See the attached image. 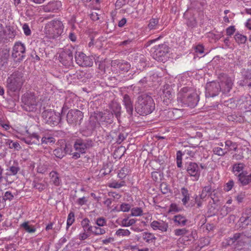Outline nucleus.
I'll return each instance as SVG.
<instances>
[{
    "instance_id": "obj_1",
    "label": "nucleus",
    "mask_w": 251,
    "mask_h": 251,
    "mask_svg": "<svg viewBox=\"0 0 251 251\" xmlns=\"http://www.w3.org/2000/svg\"><path fill=\"white\" fill-rule=\"evenodd\" d=\"M135 109L140 115H147L154 110L155 103L151 96L142 94L138 97Z\"/></svg>"
},
{
    "instance_id": "obj_2",
    "label": "nucleus",
    "mask_w": 251,
    "mask_h": 251,
    "mask_svg": "<svg viewBox=\"0 0 251 251\" xmlns=\"http://www.w3.org/2000/svg\"><path fill=\"white\" fill-rule=\"evenodd\" d=\"M177 100L188 106L194 107L199 101V97L194 89L185 87L182 88L178 93Z\"/></svg>"
},
{
    "instance_id": "obj_3",
    "label": "nucleus",
    "mask_w": 251,
    "mask_h": 251,
    "mask_svg": "<svg viewBox=\"0 0 251 251\" xmlns=\"http://www.w3.org/2000/svg\"><path fill=\"white\" fill-rule=\"evenodd\" d=\"M25 81L24 74L21 71H16L7 78L6 86L11 92H16L21 89Z\"/></svg>"
},
{
    "instance_id": "obj_4",
    "label": "nucleus",
    "mask_w": 251,
    "mask_h": 251,
    "mask_svg": "<svg viewBox=\"0 0 251 251\" xmlns=\"http://www.w3.org/2000/svg\"><path fill=\"white\" fill-rule=\"evenodd\" d=\"M63 30L62 23L59 20H52L46 24L44 32L50 38L54 39L60 36Z\"/></svg>"
},
{
    "instance_id": "obj_5",
    "label": "nucleus",
    "mask_w": 251,
    "mask_h": 251,
    "mask_svg": "<svg viewBox=\"0 0 251 251\" xmlns=\"http://www.w3.org/2000/svg\"><path fill=\"white\" fill-rule=\"evenodd\" d=\"M245 165L243 163H236L233 165L232 171L238 177V181L243 186L249 184L251 182V174L248 175L246 171H243Z\"/></svg>"
},
{
    "instance_id": "obj_6",
    "label": "nucleus",
    "mask_w": 251,
    "mask_h": 251,
    "mask_svg": "<svg viewBox=\"0 0 251 251\" xmlns=\"http://www.w3.org/2000/svg\"><path fill=\"white\" fill-rule=\"evenodd\" d=\"M74 141L73 147L75 150L84 153L93 146V142L90 138H77Z\"/></svg>"
},
{
    "instance_id": "obj_7",
    "label": "nucleus",
    "mask_w": 251,
    "mask_h": 251,
    "mask_svg": "<svg viewBox=\"0 0 251 251\" xmlns=\"http://www.w3.org/2000/svg\"><path fill=\"white\" fill-rule=\"evenodd\" d=\"M74 52H75V49L72 47L65 48L60 53L59 56L60 62L66 67L73 66Z\"/></svg>"
},
{
    "instance_id": "obj_8",
    "label": "nucleus",
    "mask_w": 251,
    "mask_h": 251,
    "mask_svg": "<svg viewBox=\"0 0 251 251\" xmlns=\"http://www.w3.org/2000/svg\"><path fill=\"white\" fill-rule=\"evenodd\" d=\"M220 91L224 95H227L231 90L233 82L231 77L225 74H221L218 76Z\"/></svg>"
},
{
    "instance_id": "obj_9",
    "label": "nucleus",
    "mask_w": 251,
    "mask_h": 251,
    "mask_svg": "<svg viewBox=\"0 0 251 251\" xmlns=\"http://www.w3.org/2000/svg\"><path fill=\"white\" fill-rule=\"evenodd\" d=\"M23 108L26 111L33 112L36 110L37 102L35 97L31 93H25L22 97Z\"/></svg>"
},
{
    "instance_id": "obj_10",
    "label": "nucleus",
    "mask_w": 251,
    "mask_h": 251,
    "mask_svg": "<svg viewBox=\"0 0 251 251\" xmlns=\"http://www.w3.org/2000/svg\"><path fill=\"white\" fill-rule=\"evenodd\" d=\"M153 52V57L158 61H164L167 54L170 51V48L165 43L155 46Z\"/></svg>"
},
{
    "instance_id": "obj_11",
    "label": "nucleus",
    "mask_w": 251,
    "mask_h": 251,
    "mask_svg": "<svg viewBox=\"0 0 251 251\" xmlns=\"http://www.w3.org/2000/svg\"><path fill=\"white\" fill-rule=\"evenodd\" d=\"M94 118L100 125V123H105L110 124L113 122L114 115L110 112V110H106L104 113L102 112H95L91 117V119Z\"/></svg>"
},
{
    "instance_id": "obj_12",
    "label": "nucleus",
    "mask_w": 251,
    "mask_h": 251,
    "mask_svg": "<svg viewBox=\"0 0 251 251\" xmlns=\"http://www.w3.org/2000/svg\"><path fill=\"white\" fill-rule=\"evenodd\" d=\"M42 115L45 122L50 126L57 125L61 120L59 114L51 110H44Z\"/></svg>"
},
{
    "instance_id": "obj_13",
    "label": "nucleus",
    "mask_w": 251,
    "mask_h": 251,
    "mask_svg": "<svg viewBox=\"0 0 251 251\" xmlns=\"http://www.w3.org/2000/svg\"><path fill=\"white\" fill-rule=\"evenodd\" d=\"M16 61H21L25 57V48L23 44L17 42L15 44L11 55Z\"/></svg>"
},
{
    "instance_id": "obj_14",
    "label": "nucleus",
    "mask_w": 251,
    "mask_h": 251,
    "mask_svg": "<svg viewBox=\"0 0 251 251\" xmlns=\"http://www.w3.org/2000/svg\"><path fill=\"white\" fill-rule=\"evenodd\" d=\"M83 118V113L77 109H71L69 111L67 116V121L69 124L80 125Z\"/></svg>"
},
{
    "instance_id": "obj_15",
    "label": "nucleus",
    "mask_w": 251,
    "mask_h": 251,
    "mask_svg": "<svg viewBox=\"0 0 251 251\" xmlns=\"http://www.w3.org/2000/svg\"><path fill=\"white\" fill-rule=\"evenodd\" d=\"M185 168L189 176L193 177L194 181H197L199 179L201 175V170L196 163L193 162H187L185 165Z\"/></svg>"
},
{
    "instance_id": "obj_16",
    "label": "nucleus",
    "mask_w": 251,
    "mask_h": 251,
    "mask_svg": "<svg viewBox=\"0 0 251 251\" xmlns=\"http://www.w3.org/2000/svg\"><path fill=\"white\" fill-rule=\"evenodd\" d=\"M75 59L76 63L80 66L91 67L93 64V59L92 57L86 56L81 52L75 51Z\"/></svg>"
},
{
    "instance_id": "obj_17",
    "label": "nucleus",
    "mask_w": 251,
    "mask_h": 251,
    "mask_svg": "<svg viewBox=\"0 0 251 251\" xmlns=\"http://www.w3.org/2000/svg\"><path fill=\"white\" fill-rule=\"evenodd\" d=\"M206 97H214L217 96L220 91V86L218 82L212 81L207 83L205 87Z\"/></svg>"
},
{
    "instance_id": "obj_18",
    "label": "nucleus",
    "mask_w": 251,
    "mask_h": 251,
    "mask_svg": "<svg viewBox=\"0 0 251 251\" xmlns=\"http://www.w3.org/2000/svg\"><path fill=\"white\" fill-rule=\"evenodd\" d=\"M62 3L59 0H52L47 4L43 6V10L45 12H56L60 10Z\"/></svg>"
},
{
    "instance_id": "obj_19",
    "label": "nucleus",
    "mask_w": 251,
    "mask_h": 251,
    "mask_svg": "<svg viewBox=\"0 0 251 251\" xmlns=\"http://www.w3.org/2000/svg\"><path fill=\"white\" fill-rule=\"evenodd\" d=\"M9 56V49H0V70H2L6 68L8 64Z\"/></svg>"
},
{
    "instance_id": "obj_20",
    "label": "nucleus",
    "mask_w": 251,
    "mask_h": 251,
    "mask_svg": "<svg viewBox=\"0 0 251 251\" xmlns=\"http://www.w3.org/2000/svg\"><path fill=\"white\" fill-rule=\"evenodd\" d=\"M110 112L115 116L119 122L121 116L122 108L120 104L115 100H112L109 104Z\"/></svg>"
},
{
    "instance_id": "obj_21",
    "label": "nucleus",
    "mask_w": 251,
    "mask_h": 251,
    "mask_svg": "<svg viewBox=\"0 0 251 251\" xmlns=\"http://www.w3.org/2000/svg\"><path fill=\"white\" fill-rule=\"evenodd\" d=\"M28 134L27 136L21 138V140L29 145L40 144V136L37 133Z\"/></svg>"
},
{
    "instance_id": "obj_22",
    "label": "nucleus",
    "mask_w": 251,
    "mask_h": 251,
    "mask_svg": "<svg viewBox=\"0 0 251 251\" xmlns=\"http://www.w3.org/2000/svg\"><path fill=\"white\" fill-rule=\"evenodd\" d=\"M123 101L126 112L131 116L133 111V102L131 98L128 95L126 94L124 96Z\"/></svg>"
},
{
    "instance_id": "obj_23",
    "label": "nucleus",
    "mask_w": 251,
    "mask_h": 251,
    "mask_svg": "<svg viewBox=\"0 0 251 251\" xmlns=\"http://www.w3.org/2000/svg\"><path fill=\"white\" fill-rule=\"evenodd\" d=\"M151 226L154 230L158 229L162 231H166L168 227V224L163 221H153Z\"/></svg>"
},
{
    "instance_id": "obj_24",
    "label": "nucleus",
    "mask_w": 251,
    "mask_h": 251,
    "mask_svg": "<svg viewBox=\"0 0 251 251\" xmlns=\"http://www.w3.org/2000/svg\"><path fill=\"white\" fill-rule=\"evenodd\" d=\"M174 233L175 235L176 236H184L186 235L187 237L190 238L192 237L194 238L193 236V234L196 233V231H189L185 228H183L181 229H176L174 230Z\"/></svg>"
},
{
    "instance_id": "obj_25",
    "label": "nucleus",
    "mask_w": 251,
    "mask_h": 251,
    "mask_svg": "<svg viewBox=\"0 0 251 251\" xmlns=\"http://www.w3.org/2000/svg\"><path fill=\"white\" fill-rule=\"evenodd\" d=\"M235 238L236 240L237 246H242L246 242L247 236L244 232L235 233Z\"/></svg>"
},
{
    "instance_id": "obj_26",
    "label": "nucleus",
    "mask_w": 251,
    "mask_h": 251,
    "mask_svg": "<svg viewBox=\"0 0 251 251\" xmlns=\"http://www.w3.org/2000/svg\"><path fill=\"white\" fill-rule=\"evenodd\" d=\"M174 221L176 225L182 226H185L188 221L185 217L180 214L175 215L174 217Z\"/></svg>"
},
{
    "instance_id": "obj_27",
    "label": "nucleus",
    "mask_w": 251,
    "mask_h": 251,
    "mask_svg": "<svg viewBox=\"0 0 251 251\" xmlns=\"http://www.w3.org/2000/svg\"><path fill=\"white\" fill-rule=\"evenodd\" d=\"M87 231L91 232L93 234L96 235H100L103 234L105 233V230L104 228H102L100 226H90L88 227L87 229Z\"/></svg>"
},
{
    "instance_id": "obj_28",
    "label": "nucleus",
    "mask_w": 251,
    "mask_h": 251,
    "mask_svg": "<svg viewBox=\"0 0 251 251\" xmlns=\"http://www.w3.org/2000/svg\"><path fill=\"white\" fill-rule=\"evenodd\" d=\"M195 146H184L183 154H186L190 157H193L196 152Z\"/></svg>"
},
{
    "instance_id": "obj_29",
    "label": "nucleus",
    "mask_w": 251,
    "mask_h": 251,
    "mask_svg": "<svg viewBox=\"0 0 251 251\" xmlns=\"http://www.w3.org/2000/svg\"><path fill=\"white\" fill-rule=\"evenodd\" d=\"M142 237L143 239L147 243H151L156 239L154 234L149 232H143L142 233Z\"/></svg>"
},
{
    "instance_id": "obj_30",
    "label": "nucleus",
    "mask_w": 251,
    "mask_h": 251,
    "mask_svg": "<svg viewBox=\"0 0 251 251\" xmlns=\"http://www.w3.org/2000/svg\"><path fill=\"white\" fill-rule=\"evenodd\" d=\"M181 193L183 198L182 201L184 205H186L190 200L189 194L187 188L183 187L181 189Z\"/></svg>"
},
{
    "instance_id": "obj_31",
    "label": "nucleus",
    "mask_w": 251,
    "mask_h": 251,
    "mask_svg": "<svg viewBox=\"0 0 251 251\" xmlns=\"http://www.w3.org/2000/svg\"><path fill=\"white\" fill-rule=\"evenodd\" d=\"M50 176L51 181L55 186H59L60 184L61 180L56 172H51L50 173Z\"/></svg>"
},
{
    "instance_id": "obj_32",
    "label": "nucleus",
    "mask_w": 251,
    "mask_h": 251,
    "mask_svg": "<svg viewBox=\"0 0 251 251\" xmlns=\"http://www.w3.org/2000/svg\"><path fill=\"white\" fill-rule=\"evenodd\" d=\"M62 151H63L65 155L67 154H71L72 152V146L70 144H68L65 142H62V144L60 146Z\"/></svg>"
},
{
    "instance_id": "obj_33",
    "label": "nucleus",
    "mask_w": 251,
    "mask_h": 251,
    "mask_svg": "<svg viewBox=\"0 0 251 251\" xmlns=\"http://www.w3.org/2000/svg\"><path fill=\"white\" fill-rule=\"evenodd\" d=\"M32 185L34 188L38 190L39 192H42L47 187V184L46 182L40 183L35 180L33 181Z\"/></svg>"
},
{
    "instance_id": "obj_34",
    "label": "nucleus",
    "mask_w": 251,
    "mask_h": 251,
    "mask_svg": "<svg viewBox=\"0 0 251 251\" xmlns=\"http://www.w3.org/2000/svg\"><path fill=\"white\" fill-rule=\"evenodd\" d=\"M136 221L134 219H128V218H125L121 221L120 225L122 226L127 227L134 225Z\"/></svg>"
},
{
    "instance_id": "obj_35",
    "label": "nucleus",
    "mask_w": 251,
    "mask_h": 251,
    "mask_svg": "<svg viewBox=\"0 0 251 251\" xmlns=\"http://www.w3.org/2000/svg\"><path fill=\"white\" fill-rule=\"evenodd\" d=\"M26 232L28 233H33L36 231V228L33 226H29L28 222H25L21 225Z\"/></svg>"
},
{
    "instance_id": "obj_36",
    "label": "nucleus",
    "mask_w": 251,
    "mask_h": 251,
    "mask_svg": "<svg viewBox=\"0 0 251 251\" xmlns=\"http://www.w3.org/2000/svg\"><path fill=\"white\" fill-rule=\"evenodd\" d=\"M234 39L236 42L239 44H245L247 40V38L246 36L239 33H236L234 35Z\"/></svg>"
},
{
    "instance_id": "obj_37",
    "label": "nucleus",
    "mask_w": 251,
    "mask_h": 251,
    "mask_svg": "<svg viewBox=\"0 0 251 251\" xmlns=\"http://www.w3.org/2000/svg\"><path fill=\"white\" fill-rule=\"evenodd\" d=\"M55 142V139L52 136H47L42 137L41 139V144H54Z\"/></svg>"
},
{
    "instance_id": "obj_38",
    "label": "nucleus",
    "mask_w": 251,
    "mask_h": 251,
    "mask_svg": "<svg viewBox=\"0 0 251 251\" xmlns=\"http://www.w3.org/2000/svg\"><path fill=\"white\" fill-rule=\"evenodd\" d=\"M20 168L19 164L17 161H14L13 164L9 167L10 175H16L20 171Z\"/></svg>"
},
{
    "instance_id": "obj_39",
    "label": "nucleus",
    "mask_w": 251,
    "mask_h": 251,
    "mask_svg": "<svg viewBox=\"0 0 251 251\" xmlns=\"http://www.w3.org/2000/svg\"><path fill=\"white\" fill-rule=\"evenodd\" d=\"M118 65L119 69L124 72H128L130 68V64L127 62L119 63Z\"/></svg>"
},
{
    "instance_id": "obj_40",
    "label": "nucleus",
    "mask_w": 251,
    "mask_h": 251,
    "mask_svg": "<svg viewBox=\"0 0 251 251\" xmlns=\"http://www.w3.org/2000/svg\"><path fill=\"white\" fill-rule=\"evenodd\" d=\"M214 154L219 156H223L227 153V151L220 147H215L213 149Z\"/></svg>"
},
{
    "instance_id": "obj_41",
    "label": "nucleus",
    "mask_w": 251,
    "mask_h": 251,
    "mask_svg": "<svg viewBox=\"0 0 251 251\" xmlns=\"http://www.w3.org/2000/svg\"><path fill=\"white\" fill-rule=\"evenodd\" d=\"M130 232L128 229L120 228L116 232V235L118 236H128Z\"/></svg>"
},
{
    "instance_id": "obj_42",
    "label": "nucleus",
    "mask_w": 251,
    "mask_h": 251,
    "mask_svg": "<svg viewBox=\"0 0 251 251\" xmlns=\"http://www.w3.org/2000/svg\"><path fill=\"white\" fill-rule=\"evenodd\" d=\"M75 221V214L73 212H71L68 216L67 221V229L71 226Z\"/></svg>"
},
{
    "instance_id": "obj_43",
    "label": "nucleus",
    "mask_w": 251,
    "mask_h": 251,
    "mask_svg": "<svg viewBox=\"0 0 251 251\" xmlns=\"http://www.w3.org/2000/svg\"><path fill=\"white\" fill-rule=\"evenodd\" d=\"M54 155L57 158H62L65 156L63 151H62L61 148L60 147H57L53 151Z\"/></svg>"
},
{
    "instance_id": "obj_44",
    "label": "nucleus",
    "mask_w": 251,
    "mask_h": 251,
    "mask_svg": "<svg viewBox=\"0 0 251 251\" xmlns=\"http://www.w3.org/2000/svg\"><path fill=\"white\" fill-rule=\"evenodd\" d=\"M128 173V168H126V167H123L120 170V171L118 174V176H119V178H120L121 179H123L126 177V176L127 175Z\"/></svg>"
},
{
    "instance_id": "obj_45",
    "label": "nucleus",
    "mask_w": 251,
    "mask_h": 251,
    "mask_svg": "<svg viewBox=\"0 0 251 251\" xmlns=\"http://www.w3.org/2000/svg\"><path fill=\"white\" fill-rule=\"evenodd\" d=\"M143 210L140 207L132 208L131 211V215L133 216H138L142 215Z\"/></svg>"
},
{
    "instance_id": "obj_46",
    "label": "nucleus",
    "mask_w": 251,
    "mask_h": 251,
    "mask_svg": "<svg viewBox=\"0 0 251 251\" xmlns=\"http://www.w3.org/2000/svg\"><path fill=\"white\" fill-rule=\"evenodd\" d=\"M242 74L244 79L251 80V69H243Z\"/></svg>"
},
{
    "instance_id": "obj_47",
    "label": "nucleus",
    "mask_w": 251,
    "mask_h": 251,
    "mask_svg": "<svg viewBox=\"0 0 251 251\" xmlns=\"http://www.w3.org/2000/svg\"><path fill=\"white\" fill-rule=\"evenodd\" d=\"M187 25L191 28H193L197 25V22L195 18L191 17L189 18L186 22Z\"/></svg>"
},
{
    "instance_id": "obj_48",
    "label": "nucleus",
    "mask_w": 251,
    "mask_h": 251,
    "mask_svg": "<svg viewBox=\"0 0 251 251\" xmlns=\"http://www.w3.org/2000/svg\"><path fill=\"white\" fill-rule=\"evenodd\" d=\"M215 190V189L212 187L211 184L204 186L202 189L203 192L205 193L206 194H208L209 195H211L212 192H214Z\"/></svg>"
},
{
    "instance_id": "obj_49",
    "label": "nucleus",
    "mask_w": 251,
    "mask_h": 251,
    "mask_svg": "<svg viewBox=\"0 0 251 251\" xmlns=\"http://www.w3.org/2000/svg\"><path fill=\"white\" fill-rule=\"evenodd\" d=\"M158 23V19L152 18L150 20L148 27L150 29H154Z\"/></svg>"
},
{
    "instance_id": "obj_50",
    "label": "nucleus",
    "mask_w": 251,
    "mask_h": 251,
    "mask_svg": "<svg viewBox=\"0 0 251 251\" xmlns=\"http://www.w3.org/2000/svg\"><path fill=\"white\" fill-rule=\"evenodd\" d=\"M108 196L110 197H112L113 198L112 200L114 201L115 200H119L120 199L122 196L119 193H118L116 192H109L108 193Z\"/></svg>"
},
{
    "instance_id": "obj_51",
    "label": "nucleus",
    "mask_w": 251,
    "mask_h": 251,
    "mask_svg": "<svg viewBox=\"0 0 251 251\" xmlns=\"http://www.w3.org/2000/svg\"><path fill=\"white\" fill-rule=\"evenodd\" d=\"M22 28L24 33L26 36H30L31 35V31L27 24L25 23L23 25Z\"/></svg>"
},
{
    "instance_id": "obj_52",
    "label": "nucleus",
    "mask_w": 251,
    "mask_h": 251,
    "mask_svg": "<svg viewBox=\"0 0 251 251\" xmlns=\"http://www.w3.org/2000/svg\"><path fill=\"white\" fill-rule=\"evenodd\" d=\"M234 184V181L233 180H230L228 182H227L224 187V190L226 192H228L233 187Z\"/></svg>"
},
{
    "instance_id": "obj_53",
    "label": "nucleus",
    "mask_w": 251,
    "mask_h": 251,
    "mask_svg": "<svg viewBox=\"0 0 251 251\" xmlns=\"http://www.w3.org/2000/svg\"><path fill=\"white\" fill-rule=\"evenodd\" d=\"M160 189L161 190V192L163 194H166L168 193V192L169 191V188L168 187V185L164 182L162 183L160 185Z\"/></svg>"
},
{
    "instance_id": "obj_54",
    "label": "nucleus",
    "mask_w": 251,
    "mask_h": 251,
    "mask_svg": "<svg viewBox=\"0 0 251 251\" xmlns=\"http://www.w3.org/2000/svg\"><path fill=\"white\" fill-rule=\"evenodd\" d=\"M96 224L99 226H103L106 225V221L103 217H99L96 220Z\"/></svg>"
},
{
    "instance_id": "obj_55",
    "label": "nucleus",
    "mask_w": 251,
    "mask_h": 251,
    "mask_svg": "<svg viewBox=\"0 0 251 251\" xmlns=\"http://www.w3.org/2000/svg\"><path fill=\"white\" fill-rule=\"evenodd\" d=\"M90 221L88 218H84L81 222V225L84 229V231H87V229L89 227Z\"/></svg>"
},
{
    "instance_id": "obj_56",
    "label": "nucleus",
    "mask_w": 251,
    "mask_h": 251,
    "mask_svg": "<svg viewBox=\"0 0 251 251\" xmlns=\"http://www.w3.org/2000/svg\"><path fill=\"white\" fill-rule=\"evenodd\" d=\"M46 0H27L31 6H34L35 5L41 4L43 3Z\"/></svg>"
},
{
    "instance_id": "obj_57",
    "label": "nucleus",
    "mask_w": 251,
    "mask_h": 251,
    "mask_svg": "<svg viewBox=\"0 0 251 251\" xmlns=\"http://www.w3.org/2000/svg\"><path fill=\"white\" fill-rule=\"evenodd\" d=\"M8 36L9 38L13 39L15 38L16 35V31L14 29L13 27H10L8 29Z\"/></svg>"
},
{
    "instance_id": "obj_58",
    "label": "nucleus",
    "mask_w": 251,
    "mask_h": 251,
    "mask_svg": "<svg viewBox=\"0 0 251 251\" xmlns=\"http://www.w3.org/2000/svg\"><path fill=\"white\" fill-rule=\"evenodd\" d=\"M130 208V205L128 203H123L120 205V209L123 212H128Z\"/></svg>"
},
{
    "instance_id": "obj_59",
    "label": "nucleus",
    "mask_w": 251,
    "mask_h": 251,
    "mask_svg": "<svg viewBox=\"0 0 251 251\" xmlns=\"http://www.w3.org/2000/svg\"><path fill=\"white\" fill-rule=\"evenodd\" d=\"M13 198L14 196L10 192L6 191L4 194L3 200L4 201H6V200L11 201Z\"/></svg>"
},
{
    "instance_id": "obj_60",
    "label": "nucleus",
    "mask_w": 251,
    "mask_h": 251,
    "mask_svg": "<svg viewBox=\"0 0 251 251\" xmlns=\"http://www.w3.org/2000/svg\"><path fill=\"white\" fill-rule=\"evenodd\" d=\"M236 29L234 26L231 25L227 27L226 29V33L228 36H231L235 32Z\"/></svg>"
},
{
    "instance_id": "obj_61",
    "label": "nucleus",
    "mask_w": 251,
    "mask_h": 251,
    "mask_svg": "<svg viewBox=\"0 0 251 251\" xmlns=\"http://www.w3.org/2000/svg\"><path fill=\"white\" fill-rule=\"evenodd\" d=\"M195 52L200 54H202L204 53V47L201 45H198L195 47Z\"/></svg>"
},
{
    "instance_id": "obj_62",
    "label": "nucleus",
    "mask_w": 251,
    "mask_h": 251,
    "mask_svg": "<svg viewBox=\"0 0 251 251\" xmlns=\"http://www.w3.org/2000/svg\"><path fill=\"white\" fill-rule=\"evenodd\" d=\"M227 242L228 245L237 246L236 240L235 238V234L233 235L232 237H230L227 239Z\"/></svg>"
},
{
    "instance_id": "obj_63",
    "label": "nucleus",
    "mask_w": 251,
    "mask_h": 251,
    "mask_svg": "<svg viewBox=\"0 0 251 251\" xmlns=\"http://www.w3.org/2000/svg\"><path fill=\"white\" fill-rule=\"evenodd\" d=\"M124 182H122V183H120L117 182H113L109 185V186L111 188H120L122 186H124Z\"/></svg>"
},
{
    "instance_id": "obj_64",
    "label": "nucleus",
    "mask_w": 251,
    "mask_h": 251,
    "mask_svg": "<svg viewBox=\"0 0 251 251\" xmlns=\"http://www.w3.org/2000/svg\"><path fill=\"white\" fill-rule=\"evenodd\" d=\"M126 135H125L124 133H120L118 136L117 139V142L118 144H121L126 138Z\"/></svg>"
}]
</instances>
